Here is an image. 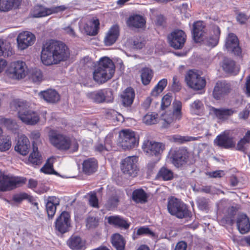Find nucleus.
Listing matches in <instances>:
<instances>
[{"label": "nucleus", "mask_w": 250, "mask_h": 250, "mask_svg": "<svg viewBox=\"0 0 250 250\" xmlns=\"http://www.w3.org/2000/svg\"><path fill=\"white\" fill-rule=\"evenodd\" d=\"M69 56V49L64 42L50 40L43 45L41 59L43 64L50 65L65 61Z\"/></svg>", "instance_id": "f257e3e1"}, {"label": "nucleus", "mask_w": 250, "mask_h": 250, "mask_svg": "<svg viewBox=\"0 0 250 250\" xmlns=\"http://www.w3.org/2000/svg\"><path fill=\"white\" fill-rule=\"evenodd\" d=\"M205 24L202 21L195 22L193 25L192 34L196 42H202L206 45L214 47L219 41L220 30L218 26L213 25L207 33Z\"/></svg>", "instance_id": "f03ea898"}, {"label": "nucleus", "mask_w": 250, "mask_h": 250, "mask_svg": "<svg viewBox=\"0 0 250 250\" xmlns=\"http://www.w3.org/2000/svg\"><path fill=\"white\" fill-rule=\"evenodd\" d=\"M11 105L17 109L19 119L24 124L35 125L39 122V114L30 108L28 103L16 100L11 103Z\"/></svg>", "instance_id": "7ed1b4c3"}, {"label": "nucleus", "mask_w": 250, "mask_h": 250, "mask_svg": "<svg viewBox=\"0 0 250 250\" xmlns=\"http://www.w3.org/2000/svg\"><path fill=\"white\" fill-rule=\"evenodd\" d=\"M49 139L50 143L59 149L68 150L70 152H75L78 149L79 144L75 138L59 133L54 130L50 131Z\"/></svg>", "instance_id": "20e7f679"}, {"label": "nucleus", "mask_w": 250, "mask_h": 250, "mask_svg": "<svg viewBox=\"0 0 250 250\" xmlns=\"http://www.w3.org/2000/svg\"><path fill=\"white\" fill-rule=\"evenodd\" d=\"M115 72L112 61L107 57L100 59L98 67L93 72V79L98 83H104L110 79Z\"/></svg>", "instance_id": "39448f33"}, {"label": "nucleus", "mask_w": 250, "mask_h": 250, "mask_svg": "<svg viewBox=\"0 0 250 250\" xmlns=\"http://www.w3.org/2000/svg\"><path fill=\"white\" fill-rule=\"evenodd\" d=\"M185 81L188 87L195 91L203 89L206 84V79L195 69L189 70L187 72Z\"/></svg>", "instance_id": "423d86ee"}, {"label": "nucleus", "mask_w": 250, "mask_h": 250, "mask_svg": "<svg viewBox=\"0 0 250 250\" xmlns=\"http://www.w3.org/2000/svg\"><path fill=\"white\" fill-rule=\"evenodd\" d=\"M25 183L24 178L13 177L0 172V191L11 190Z\"/></svg>", "instance_id": "0eeeda50"}, {"label": "nucleus", "mask_w": 250, "mask_h": 250, "mask_svg": "<svg viewBox=\"0 0 250 250\" xmlns=\"http://www.w3.org/2000/svg\"><path fill=\"white\" fill-rule=\"evenodd\" d=\"M120 145L124 149H129L138 146L139 137L135 132L124 129L120 132Z\"/></svg>", "instance_id": "6e6552de"}, {"label": "nucleus", "mask_w": 250, "mask_h": 250, "mask_svg": "<svg viewBox=\"0 0 250 250\" xmlns=\"http://www.w3.org/2000/svg\"><path fill=\"white\" fill-rule=\"evenodd\" d=\"M167 209L171 215L179 218H184L188 214V210L186 205L180 200L174 197L169 198Z\"/></svg>", "instance_id": "1a4fd4ad"}, {"label": "nucleus", "mask_w": 250, "mask_h": 250, "mask_svg": "<svg viewBox=\"0 0 250 250\" xmlns=\"http://www.w3.org/2000/svg\"><path fill=\"white\" fill-rule=\"evenodd\" d=\"M165 148L164 145L160 143L149 140L144 141L142 145L143 151L149 156L155 158L156 161L161 159V154Z\"/></svg>", "instance_id": "9d476101"}, {"label": "nucleus", "mask_w": 250, "mask_h": 250, "mask_svg": "<svg viewBox=\"0 0 250 250\" xmlns=\"http://www.w3.org/2000/svg\"><path fill=\"white\" fill-rule=\"evenodd\" d=\"M8 72L14 78L21 79L27 75L28 69L24 62L18 60L13 61L10 63Z\"/></svg>", "instance_id": "9b49d317"}, {"label": "nucleus", "mask_w": 250, "mask_h": 250, "mask_svg": "<svg viewBox=\"0 0 250 250\" xmlns=\"http://www.w3.org/2000/svg\"><path fill=\"white\" fill-rule=\"evenodd\" d=\"M137 162L138 158L136 156H129L124 159L121 165L122 172L130 176H136L139 171Z\"/></svg>", "instance_id": "f8f14e48"}, {"label": "nucleus", "mask_w": 250, "mask_h": 250, "mask_svg": "<svg viewBox=\"0 0 250 250\" xmlns=\"http://www.w3.org/2000/svg\"><path fill=\"white\" fill-rule=\"evenodd\" d=\"M71 227V220L70 213L62 211L57 218L55 222V229L61 234L68 231Z\"/></svg>", "instance_id": "ddd939ff"}, {"label": "nucleus", "mask_w": 250, "mask_h": 250, "mask_svg": "<svg viewBox=\"0 0 250 250\" xmlns=\"http://www.w3.org/2000/svg\"><path fill=\"white\" fill-rule=\"evenodd\" d=\"M87 97L97 103H110L113 101L112 91L109 89H101L88 93Z\"/></svg>", "instance_id": "4468645a"}, {"label": "nucleus", "mask_w": 250, "mask_h": 250, "mask_svg": "<svg viewBox=\"0 0 250 250\" xmlns=\"http://www.w3.org/2000/svg\"><path fill=\"white\" fill-rule=\"evenodd\" d=\"M35 36L28 31L20 33L17 38V47L20 50H23L32 45L35 41Z\"/></svg>", "instance_id": "2eb2a0df"}, {"label": "nucleus", "mask_w": 250, "mask_h": 250, "mask_svg": "<svg viewBox=\"0 0 250 250\" xmlns=\"http://www.w3.org/2000/svg\"><path fill=\"white\" fill-rule=\"evenodd\" d=\"M186 40V35L184 32L181 30H176L168 36V41L169 44L175 49L182 48Z\"/></svg>", "instance_id": "dca6fc26"}, {"label": "nucleus", "mask_w": 250, "mask_h": 250, "mask_svg": "<svg viewBox=\"0 0 250 250\" xmlns=\"http://www.w3.org/2000/svg\"><path fill=\"white\" fill-rule=\"evenodd\" d=\"M182 103L179 101L175 100L173 103L172 115L165 114L163 115L162 119L167 124H169L174 120H180L182 116Z\"/></svg>", "instance_id": "f3484780"}, {"label": "nucleus", "mask_w": 250, "mask_h": 250, "mask_svg": "<svg viewBox=\"0 0 250 250\" xmlns=\"http://www.w3.org/2000/svg\"><path fill=\"white\" fill-rule=\"evenodd\" d=\"M214 142L217 146L225 148H231L235 146V142L232 137L228 131H225L217 136Z\"/></svg>", "instance_id": "a211bd4d"}, {"label": "nucleus", "mask_w": 250, "mask_h": 250, "mask_svg": "<svg viewBox=\"0 0 250 250\" xmlns=\"http://www.w3.org/2000/svg\"><path fill=\"white\" fill-rule=\"evenodd\" d=\"M225 47L228 51L233 52L236 55H240L241 53L238 38L233 33L228 34L226 39Z\"/></svg>", "instance_id": "6ab92c4d"}, {"label": "nucleus", "mask_w": 250, "mask_h": 250, "mask_svg": "<svg viewBox=\"0 0 250 250\" xmlns=\"http://www.w3.org/2000/svg\"><path fill=\"white\" fill-rule=\"evenodd\" d=\"M191 154L187 149L182 148L174 151L172 154V163L177 167H179L187 163Z\"/></svg>", "instance_id": "aec40b11"}, {"label": "nucleus", "mask_w": 250, "mask_h": 250, "mask_svg": "<svg viewBox=\"0 0 250 250\" xmlns=\"http://www.w3.org/2000/svg\"><path fill=\"white\" fill-rule=\"evenodd\" d=\"M66 9L64 6H60L54 9L46 8L41 5H36L32 11V16L35 18L45 17L54 12L64 11Z\"/></svg>", "instance_id": "412c9836"}, {"label": "nucleus", "mask_w": 250, "mask_h": 250, "mask_svg": "<svg viewBox=\"0 0 250 250\" xmlns=\"http://www.w3.org/2000/svg\"><path fill=\"white\" fill-rule=\"evenodd\" d=\"M30 149V143L28 138L24 135L20 136L15 146V151L23 156H26Z\"/></svg>", "instance_id": "4be33fe9"}, {"label": "nucleus", "mask_w": 250, "mask_h": 250, "mask_svg": "<svg viewBox=\"0 0 250 250\" xmlns=\"http://www.w3.org/2000/svg\"><path fill=\"white\" fill-rule=\"evenodd\" d=\"M99 22L98 20L89 21L84 24L80 25V29L82 32L88 35H95L98 32Z\"/></svg>", "instance_id": "5701e85b"}, {"label": "nucleus", "mask_w": 250, "mask_h": 250, "mask_svg": "<svg viewBox=\"0 0 250 250\" xmlns=\"http://www.w3.org/2000/svg\"><path fill=\"white\" fill-rule=\"evenodd\" d=\"M236 224L238 229L241 233L245 234L250 231V222L246 215H240L237 219Z\"/></svg>", "instance_id": "b1692460"}, {"label": "nucleus", "mask_w": 250, "mask_h": 250, "mask_svg": "<svg viewBox=\"0 0 250 250\" xmlns=\"http://www.w3.org/2000/svg\"><path fill=\"white\" fill-rule=\"evenodd\" d=\"M119 34V30L118 26L114 25L110 28L104 38V42L105 44L108 46L113 44L117 40Z\"/></svg>", "instance_id": "393cba45"}, {"label": "nucleus", "mask_w": 250, "mask_h": 250, "mask_svg": "<svg viewBox=\"0 0 250 250\" xmlns=\"http://www.w3.org/2000/svg\"><path fill=\"white\" fill-rule=\"evenodd\" d=\"M98 163L93 158H89L84 160L83 163V170L86 174H91L97 170Z\"/></svg>", "instance_id": "a878e982"}, {"label": "nucleus", "mask_w": 250, "mask_h": 250, "mask_svg": "<svg viewBox=\"0 0 250 250\" xmlns=\"http://www.w3.org/2000/svg\"><path fill=\"white\" fill-rule=\"evenodd\" d=\"M41 98L49 103H55L59 100V95L56 91L53 89H48L42 91L39 93Z\"/></svg>", "instance_id": "bb28decb"}, {"label": "nucleus", "mask_w": 250, "mask_h": 250, "mask_svg": "<svg viewBox=\"0 0 250 250\" xmlns=\"http://www.w3.org/2000/svg\"><path fill=\"white\" fill-rule=\"evenodd\" d=\"M59 204V198L55 197L49 198L46 204V210L49 217L52 218L54 216L56 211V207Z\"/></svg>", "instance_id": "cd10ccee"}, {"label": "nucleus", "mask_w": 250, "mask_h": 250, "mask_svg": "<svg viewBox=\"0 0 250 250\" xmlns=\"http://www.w3.org/2000/svg\"><path fill=\"white\" fill-rule=\"evenodd\" d=\"M67 244L72 250H83L85 243L78 236H72L67 241Z\"/></svg>", "instance_id": "c85d7f7f"}, {"label": "nucleus", "mask_w": 250, "mask_h": 250, "mask_svg": "<svg viewBox=\"0 0 250 250\" xmlns=\"http://www.w3.org/2000/svg\"><path fill=\"white\" fill-rule=\"evenodd\" d=\"M210 113L214 114L217 118L220 119H226L232 115L234 111L231 109L220 108L217 109L211 107L210 109Z\"/></svg>", "instance_id": "c756f323"}, {"label": "nucleus", "mask_w": 250, "mask_h": 250, "mask_svg": "<svg viewBox=\"0 0 250 250\" xmlns=\"http://www.w3.org/2000/svg\"><path fill=\"white\" fill-rule=\"evenodd\" d=\"M127 23L129 26L136 28H142L146 23V21L143 16L139 15H133L129 17Z\"/></svg>", "instance_id": "7c9ffc66"}, {"label": "nucleus", "mask_w": 250, "mask_h": 250, "mask_svg": "<svg viewBox=\"0 0 250 250\" xmlns=\"http://www.w3.org/2000/svg\"><path fill=\"white\" fill-rule=\"evenodd\" d=\"M222 67L226 72L233 74H236L239 71V67L235 65L234 62L229 59L223 60Z\"/></svg>", "instance_id": "2f4dec72"}, {"label": "nucleus", "mask_w": 250, "mask_h": 250, "mask_svg": "<svg viewBox=\"0 0 250 250\" xmlns=\"http://www.w3.org/2000/svg\"><path fill=\"white\" fill-rule=\"evenodd\" d=\"M20 2V0H0V11L6 12L17 8Z\"/></svg>", "instance_id": "473e14b6"}, {"label": "nucleus", "mask_w": 250, "mask_h": 250, "mask_svg": "<svg viewBox=\"0 0 250 250\" xmlns=\"http://www.w3.org/2000/svg\"><path fill=\"white\" fill-rule=\"evenodd\" d=\"M134 96V91L131 87H128L125 90L121 95L124 105L125 106H130L133 103Z\"/></svg>", "instance_id": "72a5a7b5"}, {"label": "nucleus", "mask_w": 250, "mask_h": 250, "mask_svg": "<svg viewBox=\"0 0 250 250\" xmlns=\"http://www.w3.org/2000/svg\"><path fill=\"white\" fill-rule=\"evenodd\" d=\"M190 112L192 115H201L204 111V104L199 100H196L189 105Z\"/></svg>", "instance_id": "f704fd0d"}, {"label": "nucleus", "mask_w": 250, "mask_h": 250, "mask_svg": "<svg viewBox=\"0 0 250 250\" xmlns=\"http://www.w3.org/2000/svg\"><path fill=\"white\" fill-rule=\"evenodd\" d=\"M107 221L111 225L125 229L129 226V224L125 220L118 216H109L107 218Z\"/></svg>", "instance_id": "c9c22d12"}, {"label": "nucleus", "mask_w": 250, "mask_h": 250, "mask_svg": "<svg viewBox=\"0 0 250 250\" xmlns=\"http://www.w3.org/2000/svg\"><path fill=\"white\" fill-rule=\"evenodd\" d=\"M148 196L142 189H137L132 193V199L136 203H144L147 201Z\"/></svg>", "instance_id": "e433bc0d"}, {"label": "nucleus", "mask_w": 250, "mask_h": 250, "mask_svg": "<svg viewBox=\"0 0 250 250\" xmlns=\"http://www.w3.org/2000/svg\"><path fill=\"white\" fill-rule=\"evenodd\" d=\"M113 246L117 250H124L125 246V241L122 235L118 233L114 234L111 237Z\"/></svg>", "instance_id": "4c0bfd02"}, {"label": "nucleus", "mask_w": 250, "mask_h": 250, "mask_svg": "<svg viewBox=\"0 0 250 250\" xmlns=\"http://www.w3.org/2000/svg\"><path fill=\"white\" fill-rule=\"evenodd\" d=\"M226 93L227 89L225 83L222 82H217L213 92V95L214 98L219 99Z\"/></svg>", "instance_id": "58836bf2"}, {"label": "nucleus", "mask_w": 250, "mask_h": 250, "mask_svg": "<svg viewBox=\"0 0 250 250\" xmlns=\"http://www.w3.org/2000/svg\"><path fill=\"white\" fill-rule=\"evenodd\" d=\"M141 80L142 83L144 85L148 84L151 81L153 77V72L152 70L148 68H145L141 71Z\"/></svg>", "instance_id": "ea45409f"}, {"label": "nucleus", "mask_w": 250, "mask_h": 250, "mask_svg": "<svg viewBox=\"0 0 250 250\" xmlns=\"http://www.w3.org/2000/svg\"><path fill=\"white\" fill-rule=\"evenodd\" d=\"M167 83L166 79H163L160 80L157 84L154 87L151 91V94L153 96H157L160 94L166 87Z\"/></svg>", "instance_id": "a19ab883"}, {"label": "nucleus", "mask_w": 250, "mask_h": 250, "mask_svg": "<svg viewBox=\"0 0 250 250\" xmlns=\"http://www.w3.org/2000/svg\"><path fill=\"white\" fill-rule=\"evenodd\" d=\"M12 141L11 138L4 136L0 138V151L5 152L8 151L11 147Z\"/></svg>", "instance_id": "79ce46f5"}, {"label": "nucleus", "mask_w": 250, "mask_h": 250, "mask_svg": "<svg viewBox=\"0 0 250 250\" xmlns=\"http://www.w3.org/2000/svg\"><path fill=\"white\" fill-rule=\"evenodd\" d=\"M29 161L33 165H37L41 163V156L38 147H33V151L29 157Z\"/></svg>", "instance_id": "37998d69"}, {"label": "nucleus", "mask_w": 250, "mask_h": 250, "mask_svg": "<svg viewBox=\"0 0 250 250\" xmlns=\"http://www.w3.org/2000/svg\"><path fill=\"white\" fill-rule=\"evenodd\" d=\"M158 114L155 113L147 114L143 118V122L148 125L155 124L158 122Z\"/></svg>", "instance_id": "c03bdc74"}, {"label": "nucleus", "mask_w": 250, "mask_h": 250, "mask_svg": "<svg viewBox=\"0 0 250 250\" xmlns=\"http://www.w3.org/2000/svg\"><path fill=\"white\" fill-rule=\"evenodd\" d=\"M158 176L164 180H170L173 178V173L170 170L166 167H162L158 173Z\"/></svg>", "instance_id": "a18cd8bd"}, {"label": "nucleus", "mask_w": 250, "mask_h": 250, "mask_svg": "<svg viewBox=\"0 0 250 250\" xmlns=\"http://www.w3.org/2000/svg\"><path fill=\"white\" fill-rule=\"evenodd\" d=\"M40 137L41 133L38 130H34L31 132L29 137L32 141L33 147H37V146L41 143Z\"/></svg>", "instance_id": "49530a36"}, {"label": "nucleus", "mask_w": 250, "mask_h": 250, "mask_svg": "<svg viewBox=\"0 0 250 250\" xmlns=\"http://www.w3.org/2000/svg\"><path fill=\"white\" fill-rule=\"evenodd\" d=\"M0 122L9 129H15L18 126L16 122L12 119L3 118L1 120Z\"/></svg>", "instance_id": "de8ad7c7"}, {"label": "nucleus", "mask_w": 250, "mask_h": 250, "mask_svg": "<svg viewBox=\"0 0 250 250\" xmlns=\"http://www.w3.org/2000/svg\"><path fill=\"white\" fill-rule=\"evenodd\" d=\"M250 130L248 131L245 136L237 144V148L239 150H243L245 146L250 141Z\"/></svg>", "instance_id": "09e8293b"}, {"label": "nucleus", "mask_w": 250, "mask_h": 250, "mask_svg": "<svg viewBox=\"0 0 250 250\" xmlns=\"http://www.w3.org/2000/svg\"><path fill=\"white\" fill-rule=\"evenodd\" d=\"M173 141L179 143H184L187 142H190L196 140V138L189 136H182L175 135L172 136Z\"/></svg>", "instance_id": "8fccbe9b"}, {"label": "nucleus", "mask_w": 250, "mask_h": 250, "mask_svg": "<svg viewBox=\"0 0 250 250\" xmlns=\"http://www.w3.org/2000/svg\"><path fill=\"white\" fill-rule=\"evenodd\" d=\"M31 79L36 83L40 82L43 79V75L40 69H35L32 70Z\"/></svg>", "instance_id": "3c124183"}, {"label": "nucleus", "mask_w": 250, "mask_h": 250, "mask_svg": "<svg viewBox=\"0 0 250 250\" xmlns=\"http://www.w3.org/2000/svg\"><path fill=\"white\" fill-rule=\"evenodd\" d=\"M137 235H147L150 236H154V233L153 231L146 227H142L137 229L136 231Z\"/></svg>", "instance_id": "603ef678"}, {"label": "nucleus", "mask_w": 250, "mask_h": 250, "mask_svg": "<svg viewBox=\"0 0 250 250\" xmlns=\"http://www.w3.org/2000/svg\"><path fill=\"white\" fill-rule=\"evenodd\" d=\"M171 97L168 94L165 95L162 99L161 108L165 109L170 105L171 102Z\"/></svg>", "instance_id": "864d4df0"}, {"label": "nucleus", "mask_w": 250, "mask_h": 250, "mask_svg": "<svg viewBox=\"0 0 250 250\" xmlns=\"http://www.w3.org/2000/svg\"><path fill=\"white\" fill-rule=\"evenodd\" d=\"M28 195L24 192H21L15 194L13 197V200L18 203H20L23 200L28 199Z\"/></svg>", "instance_id": "5fc2aeb1"}, {"label": "nucleus", "mask_w": 250, "mask_h": 250, "mask_svg": "<svg viewBox=\"0 0 250 250\" xmlns=\"http://www.w3.org/2000/svg\"><path fill=\"white\" fill-rule=\"evenodd\" d=\"M41 171L45 174H53L54 171L53 168V165L48 161L45 165L41 169Z\"/></svg>", "instance_id": "6e6d98bb"}, {"label": "nucleus", "mask_w": 250, "mask_h": 250, "mask_svg": "<svg viewBox=\"0 0 250 250\" xmlns=\"http://www.w3.org/2000/svg\"><path fill=\"white\" fill-rule=\"evenodd\" d=\"M198 207L200 209L204 210L206 209L208 206V201L204 198H198L197 200Z\"/></svg>", "instance_id": "4d7b16f0"}, {"label": "nucleus", "mask_w": 250, "mask_h": 250, "mask_svg": "<svg viewBox=\"0 0 250 250\" xmlns=\"http://www.w3.org/2000/svg\"><path fill=\"white\" fill-rule=\"evenodd\" d=\"M198 128L201 130V134L203 135L207 136L209 133V125L207 123H204L201 125L198 126Z\"/></svg>", "instance_id": "13d9d810"}, {"label": "nucleus", "mask_w": 250, "mask_h": 250, "mask_svg": "<svg viewBox=\"0 0 250 250\" xmlns=\"http://www.w3.org/2000/svg\"><path fill=\"white\" fill-rule=\"evenodd\" d=\"M89 202V204L93 207L97 208L98 207V201L95 193H90Z\"/></svg>", "instance_id": "bf43d9fd"}, {"label": "nucleus", "mask_w": 250, "mask_h": 250, "mask_svg": "<svg viewBox=\"0 0 250 250\" xmlns=\"http://www.w3.org/2000/svg\"><path fill=\"white\" fill-rule=\"evenodd\" d=\"M111 149V145H109V146H103L101 144H97L95 146V149L96 150L101 152V153H104L105 151H109Z\"/></svg>", "instance_id": "052dcab7"}, {"label": "nucleus", "mask_w": 250, "mask_h": 250, "mask_svg": "<svg viewBox=\"0 0 250 250\" xmlns=\"http://www.w3.org/2000/svg\"><path fill=\"white\" fill-rule=\"evenodd\" d=\"M201 191L206 192V193H211V194H214V193L219 194L221 192V191H220V190H218L216 192L214 190V188L213 187H208V186H207V187L202 188L201 189ZM221 192H222L221 191Z\"/></svg>", "instance_id": "680f3d73"}, {"label": "nucleus", "mask_w": 250, "mask_h": 250, "mask_svg": "<svg viewBox=\"0 0 250 250\" xmlns=\"http://www.w3.org/2000/svg\"><path fill=\"white\" fill-rule=\"evenodd\" d=\"M250 18H248L247 16L244 13L239 14L236 17L237 21L241 24L245 23Z\"/></svg>", "instance_id": "e2e57ef3"}, {"label": "nucleus", "mask_w": 250, "mask_h": 250, "mask_svg": "<svg viewBox=\"0 0 250 250\" xmlns=\"http://www.w3.org/2000/svg\"><path fill=\"white\" fill-rule=\"evenodd\" d=\"M172 88L174 90L177 91L180 89L179 81L178 77L176 76L173 77Z\"/></svg>", "instance_id": "0e129e2a"}, {"label": "nucleus", "mask_w": 250, "mask_h": 250, "mask_svg": "<svg viewBox=\"0 0 250 250\" xmlns=\"http://www.w3.org/2000/svg\"><path fill=\"white\" fill-rule=\"evenodd\" d=\"M98 225V220L93 217H89L87 220V226L89 228L95 227Z\"/></svg>", "instance_id": "69168bd1"}, {"label": "nucleus", "mask_w": 250, "mask_h": 250, "mask_svg": "<svg viewBox=\"0 0 250 250\" xmlns=\"http://www.w3.org/2000/svg\"><path fill=\"white\" fill-rule=\"evenodd\" d=\"M64 32L69 35L71 37H75L76 34L74 31V29L70 26H68L67 27H64L63 28Z\"/></svg>", "instance_id": "338daca9"}, {"label": "nucleus", "mask_w": 250, "mask_h": 250, "mask_svg": "<svg viewBox=\"0 0 250 250\" xmlns=\"http://www.w3.org/2000/svg\"><path fill=\"white\" fill-rule=\"evenodd\" d=\"M187 247V244L183 241H181L176 244L174 250H186Z\"/></svg>", "instance_id": "774afa93"}]
</instances>
